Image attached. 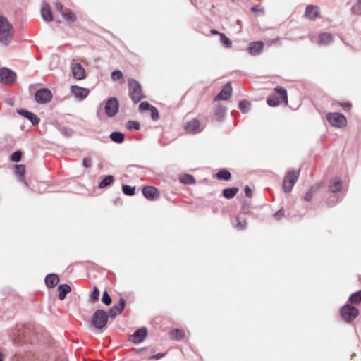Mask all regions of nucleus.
<instances>
[{"label": "nucleus", "instance_id": "38", "mask_svg": "<svg viewBox=\"0 0 361 361\" xmlns=\"http://www.w3.org/2000/svg\"><path fill=\"white\" fill-rule=\"evenodd\" d=\"M250 104L249 102L246 101V100H243L241 101L239 104H238V107L239 109L241 110L242 112L243 113H246L248 111L249 109H250Z\"/></svg>", "mask_w": 361, "mask_h": 361}, {"label": "nucleus", "instance_id": "6", "mask_svg": "<svg viewBox=\"0 0 361 361\" xmlns=\"http://www.w3.org/2000/svg\"><path fill=\"white\" fill-rule=\"evenodd\" d=\"M359 314V310L350 305H345L341 309V315L344 321L350 322L355 319Z\"/></svg>", "mask_w": 361, "mask_h": 361}, {"label": "nucleus", "instance_id": "25", "mask_svg": "<svg viewBox=\"0 0 361 361\" xmlns=\"http://www.w3.org/2000/svg\"><path fill=\"white\" fill-rule=\"evenodd\" d=\"M342 188V181L340 179L334 178L331 180L329 186V191L336 192L341 190Z\"/></svg>", "mask_w": 361, "mask_h": 361}, {"label": "nucleus", "instance_id": "47", "mask_svg": "<svg viewBox=\"0 0 361 361\" xmlns=\"http://www.w3.org/2000/svg\"><path fill=\"white\" fill-rule=\"evenodd\" d=\"M226 111V108L221 106H219L215 111V116L221 119L223 117V114Z\"/></svg>", "mask_w": 361, "mask_h": 361}, {"label": "nucleus", "instance_id": "15", "mask_svg": "<svg viewBox=\"0 0 361 361\" xmlns=\"http://www.w3.org/2000/svg\"><path fill=\"white\" fill-rule=\"evenodd\" d=\"M142 194L146 199L149 200H154L159 197L158 190L153 186L144 187Z\"/></svg>", "mask_w": 361, "mask_h": 361}, {"label": "nucleus", "instance_id": "30", "mask_svg": "<svg viewBox=\"0 0 361 361\" xmlns=\"http://www.w3.org/2000/svg\"><path fill=\"white\" fill-rule=\"evenodd\" d=\"M180 182L184 184H193L195 183V178L190 174H184L180 177Z\"/></svg>", "mask_w": 361, "mask_h": 361}, {"label": "nucleus", "instance_id": "32", "mask_svg": "<svg viewBox=\"0 0 361 361\" xmlns=\"http://www.w3.org/2000/svg\"><path fill=\"white\" fill-rule=\"evenodd\" d=\"M349 301L352 303H359L361 302V290L353 293L350 298Z\"/></svg>", "mask_w": 361, "mask_h": 361}, {"label": "nucleus", "instance_id": "44", "mask_svg": "<svg viewBox=\"0 0 361 361\" xmlns=\"http://www.w3.org/2000/svg\"><path fill=\"white\" fill-rule=\"evenodd\" d=\"M22 154L20 151H16L11 155V159L13 162H18L21 159Z\"/></svg>", "mask_w": 361, "mask_h": 361}, {"label": "nucleus", "instance_id": "54", "mask_svg": "<svg viewBox=\"0 0 361 361\" xmlns=\"http://www.w3.org/2000/svg\"><path fill=\"white\" fill-rule=\"evenodd\" d=\"M252 11H253V12H255V13H257L258 11H260V9H259V6H255L252 7Z\"/></svg>", "mask_w": 361, "mask_h": 361}, {"label": "nucleus", "instance_id": "51", "mask_svg": "<svg viewBox=\"0 0 361 361\" xmlns=\"http://www.w3.org/2000/svg\"><path fill=\"white\" fill-rule=\"evenodd\" d=\"M56 9L60 13L61 15L63 14V6L60 2L55 3Z\"/></svg>", "mask_w": 361, "mask_h": 361}, {"label": "nucleus", "instance_id": "26", "mask_svg": "<svg viewBox=\"0 0 361 361\" xmlns=\"http://www.w3.org/2000/svg\"><path fill=\"white\" fill-rule=\"evenodd\" d=\"M185 333L183 330L176 329L170 332V338L172 340L180 341L183 338Z\"/></svg>", "mask_w": 361, "mask_h": 361}, {"label": "nucleus", "instance_id": "8", "mask_svg": "<svg viewBox=\"0 0 361 361\" xmlns=\"http://www.w3.org/2000/svg\"><path fill=\"white\" fill-rule=\"evenodd\" d=\"M16 80V73L8 68H0V82L8 85L13 83Z\"/></svg>", "mask_w": 361, "mask_h": 361}, {"label": "nucleus", "instance_id": "20", "mask_svg": "<svg viewBox=\"0 0 361 361\" xmlns=\"http://www.w3.org/2000/svg\"><path fill=\"white\" fill-rule=\"evenodd\" d=\"M17 112L18 114L28 119L34 125L39 123L40 121L37 115L27 110L21 109H18Z\"/></svg>", "mask_w": 361, "mask_h": 361}, {"label": "nucleus", "instance_id": "42", "mask_svg": "<svg viewBox=\"0 0 361 361\" xmlns=\"http://www.w3.org/2000/svg\"><path fill=\"white\" fill-rule=\"evenodd\" d=\"M127 128L129 130H138L140 129V123L135 121H129L127 123Z\"/></svg>", "mask_w": 361, "mask_h": 361}, {"label": "nucleus", "instance_id": "45", "mask_svg": "<svg viewBox=\"0 0 361 361\" xmlns=\"http://www.w3.org/2000/svg\"><path fill=\"white\" fill-rule=\"evenodd\" d=\"M99 295V290L97 288V287L94 286L91 295H90V300L92 302H94L98 300Z\"/></svg>", "mask_w": 361, "mask_h": 361}, {"label": "nucleus", "instance_id": "40", "mask_svg": "<svg viewBox=\"0 0 361 361\" xmlns=\"http://www.w3.org/2000/svg\"><path fill=\"white\" fill-rule=\"evenodd\" d=\"M61 16L64 18V19L66 21L73 23L76 20V16L73 11H71L68 13H66L64 12L63 14H62Z\"/></svg>", "mask_w": 361, "mask_h": 361}, {"label": "nucleus", "instance_id": "33", "mask_svg": "<svg viewBox=\"0 0 361 361\" xmlns=\"http://www.w3.org/2000/svg\"><path fill=\"white\" fill-rule=\"evenodd\" d=\"M220 41L222 44L226 48H231L232 46L231 40L227 37L224 34H219Z\"/></svg>", "mask_w": 361, "mask_h": 361}, {"label": "nucleus", "instance_id": "31", "mask_svg": "<svg viewBox=\"0 0 361 361\" xmlns=\"http://www.w3.org/2000/svg\"><path fill=\"white\" fill-rule=\"evenodd\" d=\"M114 180V177L111 175L106 176L104 178H103L99 184V187L100 188H104L108 185H109Z\"/></svg>", "mask_w": 361, "mask_h": 361}, {"label": "nucleus", "instance_id": "4", "mask_svg": "<svg viewBox=\"0 0 361 361\" xmlns=\"http://www.w3.org/2000/svg\"><path fill=\"white\" fill-rule=\"evenodd\" d=\"M109 317L106 312L97 310L92 317V323L96 329H102L106 327Z\"/></svg>", "mask_w": 361, "mask_h": 361}, {"label": "nucleus", "instance_id": "2", "mask_svg": "<svg viewBox=\"0 0 361 361\" xmlns=\"http://www.w3.org/2000/svg\"><path fill=\"white\" fill-rule=\"evenodd\" d=\"M275 94L269 97L267 100V104L270 106H277L281 103H288L287 92L284 88L277 87L275 88Z\"/></svg>", "mask_w": 361, "mask_h": 361}, {"label": "nucleus", "instance_id": "12", "mask_svg": "<svg viewBox=\"0 0 361 361\" xmlns=\"http://www.w3.org/2000/svg\"><path fill=\"white\" fill-rule=\"evenodd\" d=\"M71 92L76 99L83 100L88 96L90 90L78 85H73L71 87Z\"/></svg>", "mask_w": 361, "mask_h": 361}, {"label": "nucleus", "instance_id": "39", "mask_svg": "<svg viewBox=\"0 0 361 361\" xmlns=\"http://www.w3.org/2000/svg\"><path fill=\"white\" fill-rule=\"evenodd\" d=\"M111 77L114 81L117 80H122L123 81V74L120 70L114 71L111 73Z\"/></svg>", "mask_w": 361, "mask_h": 361}, {"label": "nucleus", "instance_id": "23", "mask_svg": "<svg viewBox=\"0 0 361 361\" xmlns=\"http://www.w3.org/2000/svg\"><path fill=\"white\" fill-rule=\"evenodd\" d=\"M45 283L49 288H54L59 281L58 276L55 274H49L45 277Z\"/></svg>", "mask_w": 361, "mask_h": 361}, {"label": "nucleus", "instance_id": "5", "mask_svg": "<svg viewBox=\"0 0 361 361\" xmlns=\"http://www.w3.org/2000/svg\"><path fill=\"white\" fill-rule=\"evenodd\" d=\"M300 176V171L295 170H291L288 171L284 179L283 188L286 192H290L294 185L296 183Z\"/></svg>", "mask_w": 361, "mask_h": 361}, {"label": "nucleus", "instance_id": "48", "mask_svg": "<svg viewBox=\"0 0 361 361\" xmlns=\"http://www.w3.org/2000/svg\"><path fill=\"white\" fill-rule=\"evenodd\" d=\"M150 104L147 102H142L139 106V109L140 111H146L149 109L150 110Z\"/></svg>", "mask_w": 361, "mask_h": 361}, {"label": "nucleus", "instance_id": "1", "mask_svg": "<svg viewBox=\"0 0 361 361\" xmlns=\"http://www.w3.org/2000/svg\"><path fill=\"white\" fill-rule=\"evenodd\" d=\"M14 30L12 24L4 17L0 16V44L8 45L13 37Z\"/></svg>", "mask_w": 361, "mask_h": 361}, {"label": "nucleus", "instance_id": "18", "mask_svg": "<svg viewBox=\"0 0 361 361\" xmlns=\"http://www.w3.org/2000/svg\"><path fill=\"white\" fill-rule=\"evenodd\" d=\"M73 76L77 80H83L85 78V70L80 63H75L72 67Z\"/></svg>", "mask_w": 361, "mask_h": 361}, {"label": "nucleus", "instance_id": "53", "mask_svg": "<svg viewBox=\"0 0 361 361\" xmlns=\"http://www.w3.org/2000/svg\"><path fill=\"white\" fill-rule=\"evenodd\" d=\"M244 191H245V195L247 197H252V190H251V189L250 188L249 186H247V185L245 186V189H244Z\"/></svg>", "mask_w": 361, "mask_h": 361}, {"label": "nucleus", "instance_id": "7", "mask_svg": "<svg viewBox=\"0 0 361 361\" xmlns=\"http://www.w3.org/2000/svg\"><path fill=\"white\" fill-rule=\"evenodd\" d=\"M326 119L331 126L338 128L345 126L347 122L346 118L339 113H329L326 115Z\"/></svg>", "mask_w": 361, "mask_h": 361}, {"label": "nucleus", "instance_id": "52", "mask_svg": "<svg viewBox=\"0 0 361 361\" xmlns=\"http://www.w3.org/2000/svg\"><path fill=\"white\" fill-rule=\"evenodd\" d=\"M165 355H166V353H157V354H155V355L151 356L149 357V360H159V359L164 357L165 356Z\"/></svg>", "mask_w": 361, "mask_h": 361}, {"label": "nucleus", "instance_id": "35", "mask_svg": "<svg viewBox=\"0 0 361 361\" xmlns=\"http://www.w3.org/2000/svg\"><path fill=\"white\" fill-rule=\"evenodd\" d=\"M123 192L126 195H133L135 192V188L131 187L128 185H123L122 186Z\"/></svg>", "mask_w": 361, "mask_h": 361}, {"label": "nucleus", "instance_id": "34", "mask_svg": "<svg viewBox=\"0 0 361 361\" xmlns=\"http://www.w3.org/2000/svg\"><path fill=\"white\" fill-rule=\"evenodd\" d=\"M216 176L219 179L226 180L231 178V173L227 170L223 169L217 173Z\"/></svg>", "mask_w": 361, "mask_h": 361}, {"label": "nucleus", "instance_id": "46", "mask_svg": "<svg viewBox=\"0 0 361 361\" xmlns=\"http://www.w3.org/2000/svg\"><path fill=\"white\" fill-rule=\"evenodd\" d=\"M150 111L152 119L154 121H157L159 119V115L157 108H155L154 106H151Z\"/></svg>", "mask_w": 361, "mask_h": 361}, {"label": "nucleus", "instance_id": "37", "mask_svg": "<svg viewBox=\"0 0 361 361\" xmlns=\"http://www.w3.org/2000/svg\"><path fill=\"white\" fill-rule=\"evenodd\" d=\"M16 169V174L18 175L20 180H23L24 178V173L25 171V166L23 165H16L15 166Z\"/></svg>", "mask_w": 361, "mask_h": 361}, {"label": "nucleus", "instance_id": "43", "mask_svg": "<svg viewBox=\"0 0 361 361\" xmlns=\"http://www.w3.org/2000/svg\"><path fill=\"white\" fill-rule=\"evenodd\" d=\"M102 301L106 305H109L111 303V298L106 291L103 293Z\"/></svg>", "mask_w": 361, "mask_h": 361}, {"label": "nucleus", "instance_id": "21", "mask_svg": "<svg viewBox=\"0 0 361 361\" xmlns=\"http://www.w3.org/2000/svg\"><path fill=\"white\" fill-rule=\"evenodd\" d=\"M319 8L317 6L310 5L307 6L305 16L310 20H313L319 16Z\"/></svg>", "mask_w": 361, "mask_h": 361}, {"label": "nucleus", "instance_id": "13", "mask_svg": "<svg viewBox=\"0 0 361 361\" xmlns=\"http://www.w3.org/2000/svg\"><path fill=\"white\" fill-rule=\"evenodd\" d=\"M186 131L189 133L196 134L200 133L203 130L200 122L197 119H192L188 122L185 126Z\"/></svg>", "mask_w": 361, "mask_h": 361}, {"label": "nucleus", "instance_id": "3", "mask_svg": "<svg viewBox=\"0 0 361 361\" xmlns=\"http://www.w3.org/2000/svg\"><path fill=\"white\" fill-rule=\"evenodd\" d=\"M129 94L132 101L137 104L145 97L142 92V87L139 82L133 78L128 80Z\"/></svg>", "mask_w": 361, "mask_h": 361}, {"label": "nucleus", "instance_id": "57", "mask_svg": "<svg viewBox=\"0 0 361 361\" xmlns=\"http://www.w3.org/2000/svg\"><path fill=\"white\" fill-rule=\"evenodd\" d=\"M97 116L98 118H101V114L99 111H97Z\"/></svg>", "mask_w": 361, "mask_h": 361}, {"label": "nucleus", "instance_id": "17", "mask_svg": "<svg viewBox=\"0 0 361 361\" xmlns=\"http://www.w3.org/2000/svg\"><path fill=\"white\" fill-rule=\"evenodd\" d=\"M147 333L145 327L140 328L131 336V341L134 343H140L147 337Z\"/></svg>", "mask_w": 361, "mask_h": 361}, {"label": "nucleus", "instance_id": "36", "mask_svg": "<svg viewBox=\"0 0 361 361\" xmlns=\"http://www.w3.org/2000/svg\"><path fill=\"white\" fill-rule=\"evenodd\" d=\"M318 188V184L312 185L305 195V200L310 202L312 199V193Z\"/></svg>", "mask_w": 361, "mask_h": 361}, {"label": "nucleus", "instance_id": "28", "mask_svg": "<svg viewBox=\"0 0 361 361\" xmlns=\"http://www.w3.org/2000/svg\"><path fill=\"white\" fill-rule=\"evenodd\" d=\"M238 191V188H235V187L227 188L223 190V195L226 198L231 199V198H233L236 195Z\"/></svg>", "mask_w": 361, "mask_h": 361}, {"label": "nucleus", "instance_id": "50", "mask_svg": "<svg viewBox=\"0 0 361 361\" xmlns=\"http://www.w3.org/2000/svg\"><path fill=\"white\" fill-rule=\"evenodd\" d=\"M82 165L85 168H89L92 166V161L90 158L86 157L83 159Z\"/></svg>", "mask_w": 361, "mask_h": 361}, {"label": "nucleus", "instance_id": "41", "mask_svg": "<svg viewBox=\"0 0 361 361\" xmlns=\"http://www.w3.org/2000/svg\"><path fill=\"white\" fill-rule=\"evenodd\" d=\"M351 11L353 14H361V0H357V4L352 6Z\"/></svg>", "mask_w": 361, "mask_h": 361}, {"label": "nucleus", "instance_id": "29", "mask_svg": "<svg viewBox=\"0 0 361 361\" xmlns=\"http://www.w3.org/2000/svg\"><path fill=\"white\" fill-rule=\"evenodd\" d=\"M233 224L236 228L240 230H243L246 227L245 219L240 216H236Z\"/></svg>", "mask_w": 361, "mask_h": 361}, {"label": "nucleus", "instance_id": "19", "mask_svg": "<svg viewBox=\"0 0 361 361\" xmlns=\"http://www.w3.org/2000/svg\"><path fill=\"white\" fill-rule=\"evenodd\" d=\"M41 14L43 19L47 22L53 20V15L51 11L50 6L47 2H43L41 6Z\"/></svg>", "mask_w": 361, "mask_h": 361}, {"label": "nucleus", "instance_id": "56", "mask_svg": "<svg viewBox=\"0 0 361 361\" xmlns=\"http://www.w3.org/2000/svg\"><path fill=\"white\" fill-rule=\"evenodd\" d=\"M211 32H212V34H214V35H216V34L219 35V34H220V33H219V32H218V31H216V30H212Z\"/></svg>", "mask_w": 361, "mask_h": 361}, {"label": "nucleus", "instance_id": "55", "mask_svg": "<svg viewBox=\"0 0 361 361\" xmlns=\"http://www.w3.org/2000/svg\"><path fill=\"white\" fill-rule=\"evenodd\" d=\"M63 133L66 135V136H71V133H68V130L66 129H64L63 131Z\"/></svg>", "mask_w": 361, "mask_h": 361}, {"label": "nucleus", "instance_id": "9", "mask_svg": "<svg viewBox=\"0 0 361 361\" xmlns=\"http://www.w3.org/2000/svg\"><path fill=\"white\" fill-rule=\"evenodd\" d=\"M118 101L116 98L111 97L109 98L104 106L105 114L109 117L114 116L118 111Z\"/></svg>", "mask_w": 361, "mask_h": 361}, {"label": "nucleus", "instance_id": "27", "mask_svg": "<svg viewBox=\"0 0 361 361\" xmlns=\"http://www.w3.org/2000/svg\"><path fill=\"white\" fill-rule=\"evenodd\" d=\"M109 137L112 141L116 143H122L124 140V135L118 131L111 133Z\"/></svg>", "mask_w": 361, "mask_h": 361}, {"label": "nucleus", "instance_id": "14", "mask_svg": "<svg viewBox=\"0 0 361 361\" xmlns=\"http://www.w3.org/2000/svg\"><path fill=\"white\" fill-rule=\"evenodd\" d=\"M125 306L126 300L121 298L119 299V303L118 305H114L112 307L110 308L109 312L106 313L109 317L114 318L115 317L120 314L123 312Z\"/></svg>", "mask_w": 361, "mask_h": 361}, {"label": "nucleus", "instance_id": "49", "mask_svg": "<svg viewBox=\"0 0 361 361\" xmlns=\"http://www.w3.org/2000/svg\"><path fill=\"white\" fill-rule=\"evenodd\" d=\"M285 212L283 209H279L278 212L274 214L273 216L276 220H280L284 216Z\"/></svg>", "mask_w": 361, "mask_h": 361}, {"label": "nucleus", "instance_id": "24", "mask_svg": "<svg viewBox=\"0 0 361 361\" xmlns=\"http://www.w3.org/2000/svg\"><path fill=\"white\" fill-rule=\"evenodd\" d=\"M59 299L63 300L66 297V295L71 291V288L68 284H61L58 286Z\"/></svg>", "mask_w": 361, "mask_h": 361}, {"label": "nucleus", "instance_id": "58", "mask_svg": "<svg viewBox=\"0 0 361 361\" xmlns=\"http://www.w3.org/2000/svg\"><path fill=\"white\" fill-rule=\"evenodd\" d=\"M0 361H2V355L1 353H0Z\"/></svg>", "mask_w": 361, "mask_h": 361}, {"label": "nucleus", "instance_id": "11", "mask_svg": "<svg viewBox=\"0 0 361 361\" xmlns=\"http://www.w3.org/2000/svg\"><path fill=\"white\" fill-rule=\"evenodd\" d=\"M311 40L319 45L325 46L333 42V36L330 33L323 32L317 36L313 35Z\"/></svg>", "mask_w": 361, "mask_h": 361}, {"label": "nucleus", "instance_id": "22", "mask_svg": "<svg viewBox=\"0 0 361 361\" xmlns=\"http://www.w3.org/2000/svg\"><path fill=\"white\" fill-rule=\"evenodd\" d=\"M264 44L262 42H255L250 44L248 51L251 55H257L263 49Z\"/></svg>", "mask_w": 361, "mask_h": 361}, {"label": "nucleus", "instance_id": "59", "mask_svg": "<svg viewBox=\"0 0 361 361\" xmlns=\"http://www.w3.org/2000/svg\"><path fill=\"white\" fill-rule=\"evenodd\" d=\"M346 106H350V104H346Z\"/></svg>", "mask_w": 361, "mask_h": 361}, {"label": "nucleus", "instance_id": "10", "mask_svg": "<svg viewBox=\"0 0 361 361\" xmlns=\"http://www.w3.org/2000/svg\"><path fill=\"white\" fill-rule=\"evenodd\" d=\"M52 99L51 92L47 88H42L35 93V100L37 103L46 104Z\"/></svg>", "mask_w": 361, "mask_h": 361}, {"label": "nucleus", "instance_id": "16", "mask_svg": "<svg viewBox=\"0 0 361 361\" xmlns=\"http://www.w3.org/2000/svg\"><path fill=\"white\" fill-rule=\"evenodd\" d=\"M232 87L230 82L226 83L221 92L215 97L214 100H227L231 95Z\"/></svg>", "mask_w": 361, "mask_h": 361}]
</instances>
